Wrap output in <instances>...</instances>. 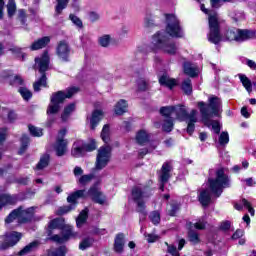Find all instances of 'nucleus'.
<instances>
[{"label": "nucleus", "instance_id": "12", "mask_svg": "<svg viewBox=\"0 0 256 256\" xmlns=\"http://www.w3.org/2000/svg\"><path fill=\"white\" fill-rule=\"evenodd\" d=\"M21 237H23V234L19 232H9L4 238L5 243L0 245V249H9V247H14V245H17V243L21 241Z\"/></svg>", "mask_w": 256, "mask_h": 256}, {"label": "nucleus", "instance_id": "5", "mask_svg": "<svg viewBox=\"0 0 256 256\" xmlns=\"http://www.w3.org/2000/svg\"><path fill=\"white\" fill-rule=\"evenodd\" d=\"M153 195V189L145 186H135L132 189V199L136 203V211L141 214V218L147 217L145 201Z\"/></svg>", "mask_w": 256, "mask_h": 256}, {"label": "nucleus", "instance_id": "27", "mask_svg": "<svg viewBox=\"0 0 256 256\" xmlns=\"http://www.w3.org/2000/svg\"><path fill=\"white\" fill-rule=\"evenodd\" d=\"M85 195V190H78L72 193L70 196L67 197L68 203H71L73 207H75V203H77V199H81Z\"/></svg>", "mask_w": 256, "mask_h": 256}, {"label": "nucleus", "instance_id": "19", "mask_svg": "<svg viewBox=\"0 0 256 256\" xmlns=\"http://www.w3.org/2000/svg\"><path fill=\"white\" fill-rule=\"evenodd\" d=\"M85 143L83 140H78L73 144L72 155L73 157H83L85 155Z\"/></svg>", "mask_w": 256, "mask_h": 256}, {"label": "nucleus", "instance_id": "21", "mask_svg": "<svg viewBox=\"0 0 256 256\" xmlns=\"http://www.w3.org/2000/svg\"><path fill=\"white\" fill-rule=\"evenodd\" d=\"M103 119V111L101 110H94L92 112V115L90 117V127L91 129H95L97 125H99V122Z\"/></svg>", "mask_w": 256, "mask_h": 256}, {"label": "nucleus", "instance_id": "55", "mask_svg": "<svg viewBox=\"0 0 256 256\" xmlns=\"http://www.w3.org/2000/svg\"><path fill=\"white\" fill-rule=\"evenodd\" d=\"M235 0H211V5L214 8H219L223 3H233Z\"/></svg>", "mask_w": 256, "mask_h": 256}, {"label": "nucleus", "instance_id": "30", "mask_svg": "<svg viewBox=\"0 0 256 256\" xmlns=\"http://www.w3.org/2000/svg\"><path fill=\"white\" fill-rule=\"evenodd\" d=\"M116 115H123V113H127V101L120 100L117 102L115 106Z\"/></svg>", "mask_w": 256, "mask_h": 256}, {"label": "nucleus", "instance_id": "26", "mask_svg": "<svg viewBox=\"0 0 256 256\" xmlns=\"http://www.w3.org/2000/svg\"><path fill=\"white\" fill-rule=\"evenodd\" d=\"M136 141L139 145H145L149 141V133L145 130H140L136 134Z\"/></svg>", "mask_w": 256, "mask_h": 256}, {"label": "nucleus", "instance_id": "2", "mask_svg": "<svg viewBox=\"0 0 256 256\" xmlns=\"http://www.w3.org/2000/svg\"><path fill=\"white\" fill-rule=\"evenodd\" d=\"M198 107L200 109L204 125H209V119H211V117H219L223 111L221 99L217 96H210L208 98V104H205V102H199Z\"/></svg>", "mask_w": 256, "mask_h": 256}, {"label": "nucleus", "instance_id": "23", "mask_svg": "<svg viewBox=\"0 0 256 256\" xmlns=\"http://www.w3.org/2000/svg\"><path fill=\"white\" fill-rule=\"evenodd\" d=\"M125 247V235L118 234L114 241V250L116 253H123V248Z\"/></svg>", "mask_w": 256, "mask_h": 256}, {"label": "nucleus", "instance_id": "3", "mask_svg": "<svg viewBox=\"0 0 256 256\" xmlns=\"http://www.w3.org/2000/svg\"><path fill=\"white\" fill-rule=\"evenodd\" d=\"M201 11L208 15V23H209V34L208 41L217 45L223 41V37H221V29L219 27V15L217 12L213 10H208L205 8L204 4L200 6Z\"/></svg>", "mask_w": 256, "mask_h": 256}, {"label": "nucleus", "instance_id": "52", "mask_svg": "<svg viewBox=\"0 0 256 256\" xmlns=\"http://www.w3.org/2000/svg\"><path fill=\"white\" fill-rule=\"evenodd\" d=\"M187 123H197V110H192L190 114H187Z\"/></svg>", "mask_w": 256, "mask_h": 256}, {"label": "nucleus", "instance_id": "53", "mask_svg": "<svg viewBox=\"0 0 256 256\" xmlns=\"http://www.w3.org/2000/svg\"><path fill=\"white\" fill-rule=\"evenodd\" d=\"M227 143H229V133L222 132L219 136V144L225 146Z\"/></svg>", "mask_w": 256, "mask_h": 256}, {"label": "nucleus", "instance_id": "62", "mask_svg": "<svg viewBox=\"0 0 256 256\" xmlns=\"http://www.w3.org/2000/svg\"><path fill=\"white\" fill-rule=\"evenodd\" d=\"M168 247V253H170V255L172 256H179V251H177V247L173 246V245H169L167 242L165 243Z\"/></svg>", "mask_w": 256, "mask_h": 256}, {"label": "nucleus", "instance_id": "9", "mask_svg": "<svg viewBox=\"0 0 256 256\" xmlns=\"http://www.w3.org/2000/svg\"><path fill=\"white\" fill-rule=\"evenodd\" d=\"M111 160V146L105 145L98 149V154L96 157L95 170L101 171L105 169Z\"/></svg>", "mask_w": 256, "mask_h": 256}, {"label": "nucleus", "instance_id": "1", "mask_svg": "<svg viewBox=\"0 0 256 256\" xmlns=\"http://www.w3.org/2000/svg\"><path fill=\"white\" fill-rule=\"evenodd\" d=\"M208 183L210 190H202L198 195V201L201 203L202 207H208L211 203V193L216 197H221L223 189L230 186L229 177L225 174V170L223 168L218 169L216 171V177L209 178Z\"/></svg>", "mask_w": 256, "mask_h": 256}, {"label": "nucleus", "instance_id": "45", "mask_svg": "<svg viewBox=\"0 0 256 256\" xmlns=\"http://www.w3.org/2000/svg\"><path fill=\"white\" fill-rule=\"evenodd\" d=\"M28 129L30 131V134L33 136V137H42L43 136V129L41 128H38V127H35V126H32V125H29L28 126Z\"/></svg>", "mask_w": 256, "mask_h": 256}, {"label": "nucleus", "instance_id": "58", "mask_svg": "<svg viewBox=\"0 0 256 256\" xmlns=\"http://www.w3.org/2000/svg\"><path fill=\"white\" fill-rule=\"evenodd\" d=\"M242 205L244 207H246V209H248V211L252 217H253V215H255V209H253V207H251V203L249 201H247V199H242Z\"/></svg>", "mask_w": 256, "mask_h": 256}, {"label": "nucleus", "instance_id": "32", "mask_svg": "<svg viewBox=\"0 0 256 256\" xmlns=\"http://www.w3.org/2000/svg\"><path fill=\"white\" fill-rule=\"evenodd\" d=\"M75 111V103H71L64 108V111L61 115L62 121H67L69 119V115Z\"/></svg>", "mask_w": 256, "mask_h": 256}, {"label": "nucleus", "instance_id": "61", "mask_svg": "<svg viewBox=\"0 0 256 256\" xmlns=\"http://www.w3.org/2000/svg\"><path fill=\"white\" fill-rule=\"evenodd\" d=\"M137 85H138L139 91H147L148 89V84L144 79L138 80Z\"/></svg>", "mask_w": 256, "mask_h": 256}, {"label": "nucleus", "instance_id": "16", "mask_svg": "<svg viewBox=\"0 0 256 256\" xmlns=\"http://www.w3.org/2000/svg\"><path fill=\"white\" fill-rule=\"evenodd\" d=\"M88 193L92 196L93 201H95V203H99V205H104L105 201H107L105 195H103V193H101V191L95 187L90 188Z\"/></svg>", "mask_w": 256, "mask_h": 256}, {"label": "nucleus", "instance_id": "22", "mask_svg": "<svg viewBox=\"0 0 256 256\" xmlns=\"http://www.w3.org/2000/svg\"><path fill=\"white\" fill-rule=\"evenodd\" d=\"M184 73L189 77H197L199 75V68L189 62L184 63Z\"/></svg>", "mask_w": 256, "mask_h": 256}, {"label": "nucleus", "instance_id": "31", "mask_svg": "<svg viewBox=\"0 0 256 256\" xmlns=\"http://www.w3.org/2000/svg\"><path fill=\"white\" fill-rule=\"evenodd\" d=\"M160 113L161 115H163V117H167V119H172V115H175V106H166V107H162L160 109Z\"/></svg>", "mask_w": 256, "mask_h": 256}, {"label": "nucleus", "instance_id": "63", "mask_svg": "<svg viewBox=\"0 0 256 256\" xmlns=\"http://www.w3.org/2000/svg\"><path fill=\"white\" fill-rule=\"evenodd\" d=\"M153 23H154L153 18L149 15H146L144 18L145 27H152Z\"/></svg>", "mask_w": 256, "mask_h": 256}, {"label": "nucleus", "instance_id": "34", "mask_svg": "<svg viewBox=\"0 0 256 256\" xmlns=\"http://www.w3.org/2000/svg\"><path fill=\"white\" fill-rule=\"evenodd\" d=\"M88 211L87 209L82 210L78 216V218L76 219V224L77 227H83V225H85V222L87 221V217H88Z\"/></svg>", "mask_w": 256, "mask_h": 256}, {"label": "nucleus", "instance_id": "38", "mask_svg": "<svg viewBox=\"0 0 256 256\" xmlns=\"http://www.w3.org/2000/svg\"><path fill=\"white\" fill-rule=\"evenodd\" d=\"M182 90L186 95H191V93H193V85L191 84V79H186L182 82Z\"/></svg>", "mask_w": 256, "mask_h": 256}, {"label": "nucleus", "instance_id": "10", "mask_svg": "<svg viewBox=\"0 0 256 256\" xmlns=\"http://www.w3.org/2000/svg\"><path fill=\"white\" fill-rule=\"evenodd\" d=\"M56 55L60 61L67 63L69 61V57L71 55V46L65 40L58 42L56 46Z\"/></svg>", "mask_w": 256, "mask_h": 256}, {"label": "nucleus", "instance_id": "6", "mask_svg": "<svg viewBox=\"0 0 256 256\" xmlns=\"http://www.w3.org/2000/svg\"><path fill=\"white\" fill-rule=\"evenodd\" d=\"M79 91V88L72 87L68 89L66 92L58 91L51 96L50 104L47 108V115H55V113H59V109H61V103L65 101V99H71L75 93Z\"/></svg>", "mask_w": 256, "mask_h": 256}, {"label": "nucleus", "instance_id": "20", "mask_svg": "<svg viewBox=\"0 0 256 256\" xmlns=\"http://www.w3.org/2000/svg\"><path fill=\"white\" fill-rule=\"evenodd\" d=\"M17 203V196L15 195H9V194H3L0 196V210L5 207V205H15Z\"/></svg>", "mask_w": 256, "mask_h": 256}, {"label": "nucleus", "instance_id": "29", "mask_svg": "<svg viewBox=\"0 0 256 256\" xmlns=\"http://www.w3.org/2000/svg\"><path fill=\"white\" fill-rule=\"evenodd\" d=\"M239 79L243 87H245L246 91L248 93H251V91H253V85L251 84V80L247 76H245V74H239Z\"/></svg>", "mask_w": 256, "mask_h": 256}, {"label": "nucleus", "instance_id": "44", "mask_svg": "<svg viewBox=\"0 0 256 256\" xmlns=\"http://www.w3.org/2000/svg\"><path fill=\"white\" fill-rule=\"evenodd\" d=\"M98 43H99V45H101V47H107L111 43V35L105 34V35L101 36L98 39Z\"/></svg>", "mask_w": 256, "mask_h": 256}, {"label": "nucleus", "instance_id": "54", "mask_svg": "<svg viewBox=\"0 0 256 256\" xmlns=\"http://www.w3.org/2000/svg\"><path fill=\"white\" fill-rule=\"evenodd\" d=\"M168 210V214L173 217L175 216V213H177V211H179V204L177 203H172L168 206L167 208Z\"/></svg>", "mask_w": 256, "mask_h": 256}, {"label": "nucleus", "instance_id": "47", "mask_svg": "<svg viewBox=\"0 0 256 256\" xmlns=\"http://www.w3.org/2000/svg\"><path fill=\"white\" fill-rule=\"evenodd\" d=\"M149 218L154 225H159V223L161 222V214L157 211H153L152 213H150Z\"/></svg>", "mask_w": 256, "mask_h": 256}, {"label": "nucleus", "instance_id": "35", "mask_svg": "<svg viewBox=\"0 0 256 256\" xmlns=\"http://www.w3.org/2000/svg\"><path fill=\"white\" fill-rule=\"evenodd\" d=\"M67 5H69V0H57V5L55 7L57 15H61L63 9H67Z\"/></svg>", "mask_w": 256, "mask_h": 256}, {"label": "nucleus", "instance_id": "24", "mask_svg": "<svg viewBox=\"0 0 256 256\" xmlns=\"http://www.w3.org/2000/svg\"><path fill=\"white\" fill-rule=\"evenodd\" d=\"M41 245V243L37 240L31 242L30 244L26 245L22 250L19 251L18 255H29V253H33L35 249H37Z\"/></svg>", "mask_w": 256, "mask_h": 256}, {"label": "nucleus", "instance_id": "48", "mask_svg": "<svg viewBox=\"0 0 256 256\" xmlns=\"http://www.w3.org/2000/svg\"><path fill=\"white\" fill-rule=\"evenodd\" d=\"M9 81H10V85H13L14 87L23 85V78L19 75L11 76Z\"/></svg>", "mask_w": 256, "mask_h": 256}, {"label": "nucleus", "instance_id": "28", "mask_svg": "<svg viewBox=\"0 0 256 256\" xmlns=\"http://www.w3.org/2000/svg\"><path fill=\"white\" fill-rule=\"evenodd\" d=\"M65 221L61 218H56L49 223V229H65Z\"/></svg>", "mask_w": 256, "mask_h": 256}, {"label": "nucleus", "instance_id": "49", "mask_svg": "<svg viewBox=\"0 0 256 256\" xmlns=\"http://www.w3.org/2000/svg\"><path fill=\"white\" fill-rule=\"evenodd\" d=\"M188 239L190 243H193V245H197V243H199V234H197V232H194L193 230H190L188 232Z\"/></svg>", "mask_w": 256, "mask_h": 256}, {"label": "nucleus", "instance_id": "18", "mask_svg": "<svg viewBox=\"0 0 256 256\" xmlns=\"http://www.w3.org/2000/svg\"><path fill=\"white\" fill-rule=\"evenodd\" d=\"M159 83L163 87H168V89H173L175 85H177V80L174 78H170L167 73L162 74L159 76Z\"/></svg>", "mask_w": 256, "mask_h": 256}, {"label": "nucleus", "instance_id": "43", "mask_svg": "<svg viewBox=\"0 0 256 256\" xmlns=\"http://www.w3.org/2000/svg\"><path fill=\"white\" fill-rule=\"evenodd\" d=\"M65 253H67V248L65 246H62L56 250H50L48 252L49 256H65Z\"/></svg>", "mask_w": 256, "mask_h": 256}, {"label": "nucleus", "instance_id": "7", "mask_svg": "<svg viewBox=\"0 0 256 256\" xmlns=\"http://www.w3.org/2000/svg\"><path fill=\"white\" fill-rule=\"evenodd\" d=\"M49 52L44 51L41 57L35 58V69H38L39 73L42 74L41 78L36 81L33 85L34 91H41V87H47V76L45 71L49 69Z\"/></svg>", "mask_w": 256, "mask_h": 256}, {"label": "nucleus", "instance_id": "4", "mask_svg": "<svg viewBox=\"0 0 256 256\" xmlns=\"http://www.w3.org/2000/svg\"><path fill=\"white\" fill-rule=\"evenodd\" d=\"M149 47L154 53H157V51H164L168 55H175L177 53V46L169 40L165 32L154 34Z\"/></svg>", "mask_w": 256, "mask_h": 256}, {"label": "nucleus", "instance_id": "33", "mask_svg": "<svg viewBox=\"0 0 256 256\" xmlns=\"http://www.w3.org/2000/svg\"><path fill=\"white\" fill-rule=\"evenodd\" d=\"M101 139L106 144L111 141V129L109 128V125H104L101 132Z\"/></svg>", "mask_w": 256, "mask_h": 256}, {"label": "nucleus", "instance_id": "50", "mask_svg": "<svg viewBox=\"0 0 256 256\" xmlns=\"http://www.w3.org/2000/svg\"><path fill=\"white\" fill-rule=\"evenodd\" d=\"M91 245H93V240H91V238H86L79 244V249L85 251V249H89Z\"/></svg>", "mask_w": 256, "mask_h": 256}, {"label": "nucleus", "instance_id": "56", "mask_svg": "<svg viewBox=\"0 0 256 256\" xmlns=\"http://www.w3.org/2000/svg\"><path fill=\"white\" fill-rule=\"evenodd\" d=\"M70 21H72V23H74V25H76V27H83V22L81 21V19H79V17L75 16L74 14H70L69 16Z\"/></svg>", "mask_w": 256, "mask_h": 256}, {"label": "nucleus", "instance_id": "51", "mask_svg": "<svg viewBox=\"0 0 256 256\" xmlns=\"http://www.w3.org/2000/svg\"><path fill=\"white\" fill-rule=\"evenodd\" d=\"M15 219H17V221H19V211L18 209L17 210H14L12 211L8 217L6 218V223H13V221H15Z\"/></svg>", "mask_w": 256, "mask_h": 256}, {"label": "nucleus", "instance_id": "15", "mask_svg": "<svg viewBox=\"0 0 256 256\" xmlns=\"http://www.w3.org/2000/svg\"><path fill=\"white\" fill-rule=\"evenodd\" d=\"M34 209L33 207L23 210V208L18 209V223H27L33 219Z\"/></svg>", "mask_w": 256, "mask_h": 256}, {"label": "nucleus", "instance_id": "64", "mask_svg": "<svg viewBox=\"0 0 256 256\" xmlns=\"http://www.w3.org/2000/svg\"><path fill=\"white\" fill-rule=\"evenodd\" d=\"M75 177H82L83 176V168L76 166L73 170Z\"/></svg>", "mask_w": 256, "mask_h": 256}, {"label": "nucleus", "instance_id": "42", "mask_svg": "<svg viewBox=\"0 0 256 256\" xmlns=\"http://www.w3.org/2000/svg\"><path fill=\"white\" fill-rule=\"evenodd\" d=\"M6 7H7V12H8V17H13L15 15V11H17V6L15 5V0H9Z\"/></svg>", "mask_w": 256, "mask_h": 256}, {"label": "nucleus", "instance_id": "39", "mask_svg": "<svg viewBox=\"0 0 256 256\" xmlns=\"http://www.w3.org/2000/svg\"><path fill=\"white\" fill-rule=\"evenodd\" d=\"M205 125L206 127H212V130L214 131V133H216V135H219V133H221V125L218 121L211 120V118H209V123Z\"/></svg>", "mask_w": 256, "mask_h": 256}, {"label": "nucleus", "instance_id": "8", "mask_svg": "<svg viewBox=\"0 0 256 256\" xmlns=\"http://www.w3.org/2000/svg\"><path fill=\"white\" fill-rule=\"evenodd\" d=\"M166 33L170 37H175L177 39L183 37V29L179 24V19L173 14L166 15Z\"/></svg>", "mask_w": 256, "mask_h": 256}, {"label": "nucleus", "instance_id": "14", "mask_svg": "<svg viewBox=\"0 0 256 256\" xmlns=\"http://www.w3.org/2000/svg\"><path fill=\"white\" fill-rule=\"evenodd\" d=\"M171 163L166 162L162 165L161 171L159 173V179L162 183L160 189L163 191L165 183L169 181V177H171Z\"/></svg>", "mask_w": 256, "mask_h": 256}, {"label": "nucleus", "instance_id": "46", "mask_svg": "<svg viewBox=\"0 0 256 256\" xmlns=\"http://www.w3.org/2000/svg\"><path fill=\"white\" fill-rule=\"evenodd\" d=\"M163 131L166 133H171L173 131V118H168L164 121V124L162 126Z\"/></svg>", "mask_w": 256, "mask_h": 256}, {"label": "nucleus", "instance_id": "60", "mask_svg": "<svg viewBox=\"0 0 256 256\" xmlns=\"http://www.w3.org/2000/svg\"><path fill=\"white\" fill-rule=\"evenodd\" d=\"M97 149V144L95 141H92L88 144H84V151L87 153V151H95Z\"/></svg>", "mask_w": 256, "mask_h": 256}, {"label": "nucleus", "instance_id": "57", "mask_svg": "<svg viewBox=\"0 0 256 256\" xmlns=\"http://www.w3.org/2000/svg\"><path fill=\"white\" fill-rule=\"evenodd\" d=\"M206 226H207V221H205V218L198 220V222L194 224L195 229H198L200 231L205 229Z\"/></svg>", "mask_w": 256, "mask_h": 256}, {"label": "nucleus", "instance_id": "25", "mask_svg": "<svg viewBox=\"0 0 256 256\" xmlns=\"http://www.w3.org/2000/svg\"><path fill=\"white\" fill-rule=\"evenodd\" d=\"M174 115L178 121H185L187 119V109L181 105L174 106Z\"/></svg>", "mask_w": 256, "mask_h": 256}, {"label": "nucleus", "instance_id": "13", "mask_svg": "<svg viewBox=\"0 0 256 256\" xmlns=\"http://www.w3.org/2000/svg\"><path fill=\"white\" fill-rule=\"evenodd\" d=\"M71 237H75V234L73 233V227L65 226L62 231V236L56 234L48 239L50 241H54V243H65L66 241H69Z\"/></svg>", "mask_w": 256, "mask_h": 256}, {"label": "nucleus", "instance_id": "40", "mask_svg": "<svg viewBox=\"0 0 256 256\" xmlns=\"http://www.w3.org/2000/svg\"><path fill=\"white\" fill-rule=\"evenodd\" d=\"M93 177H95V175L93 174L82 175L79 177L78 183L79 185H87L88 183H91V181H93Z\"/></svg>", "mask_w": 256, "mask_h": 256}, {"label": "nucleus", "instance_id": "37", "mask_svg": "<svg viewBox=\"0 0 256 256\" xmlns=\"http://www.w3.org/2000/svg\"><path fill=\"white\" fill-rule=\"evenodd\" d=\"M49 159L50 156L49 154H44L41 158L40 161L38 162L36 169H45V167L49 166Z\"/></svg>", "mask_w": 256, "mask_h": 256}, {"label": "nucleus", "instance_id": "17", "mask_svg": "<svg viewBox=\"0 0 256 256\" xmlns=\"http://www.w3.org/2000/svg\"><path fill=\"white\" fill-rule=\"evenodd\" d=\"M51 43V38L48 36L42 37L32 43L30 46L31 51H39V49H44V47H47Z\"/></svg>", "mask_w": 256, "mask_h": 256}, {"label": "nucleus", "instance_id": "59", "mask_svg": "<svg viewBox=\"0 0 256 256\" xmlns=\"http://www.w3.org/2000/svg\"><path fill=\"white\" fill-rule=\"evenodd\" d=\"M71 209H73V206L70 205V206H64V207H60L58 210H57V215H65L66 213H69V211H71Z\"/></svg>", "mask_w": 256, "mask_h": 256}, {"label": "nucleus", "instance_id": "11", "mask_svg": "<svg viewBox=\"0 0 256 256\" xmlns=\"http://www.w3.org/2000/svg\"><path fill=\"white\" fill-rule=\"evenodd\" d=\"M65 135H67L66 129H62L58 133L56 144L54 146L56 155L58 157H63V155H65V153H67V140L63 139L65 137Z\"/></svg>", "mask_w": 256, "mask_h": 256}, {"label": "nucleus", "instance_id": "36", "mask_svg": "<svg viewBox=\"0 0 256 256\" xmlns=\"http://www.w3.org/2000/svg\"><path fill=\"white\" fill-rule=\"evenodd\" d=\"M28 147H29V136L23 135L21 138V147L18 151L19 155H23V153L27 151Z\"/></svg>", "mask_w": 256, "mask_h": 256}, {"label": "nucleus", "instance_id": "41", "mask_svg": "<svg viewBox=\"0 0 256 256\" xmlns=\"http://www.w3.org/2000/svg\"><path fill=\"white\" fill-rule=\"evenodd\" d=\"M18 91L24 101H29V99H31V97H33V93H31L30 90L27 89L26 87H21V88H19Z\"/></svg>", "mask_w": 256, "mask_h": 256}]
</instances>
